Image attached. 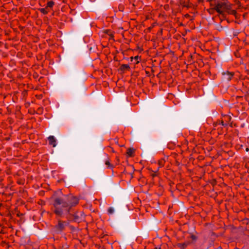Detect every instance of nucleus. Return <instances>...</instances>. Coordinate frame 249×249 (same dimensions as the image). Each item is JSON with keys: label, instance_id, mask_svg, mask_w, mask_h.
<instances>
[{"label": "nucleus", "instance_id": "1", "mask_svg": "<svg viewBox=\"0 0 249 249\" xmlns=\"http://www.w3.org/2000/svg\"><path fill=\"white\" fill-rule=\"evenodd\" d=\"M78 203V198L71 195L56 197L53 203V212L57 216H66L67 214H71L72 208Z\"/></svg>", "mask_w": 249, "mask_h": 249}, {"label": "nucleus", "instance_id": "2", "mask_svg": "<svg viewBox=\"0 0 249 249\" xmlns=\"http://www.w3.org/2000/svg\"><path fill=\"white\" fill-rule=\"evenodd\" d=\"M212 6H213V9L216 11L219 14L224 16V10L229 9V5L225 2L215 1L214 3H211Z\"/></svg>", "mask_w": 249, "mask_h": 249}, {"label": "nucleus", "instance_id": "3", "mask_svg": "<svg viewBox=\"0 0 249 249\" xmlns=\"http://www.w3.org/2000/svg\"><path fill=\"white\" fill-rule=\"evenodd\" d=\"M69 224L66 221H63L61 220L58 221V224L56 225L53 229V232L55 233H59L63 231L65 227Z\"/></svg>", "mask_w": 249, "mask_h": 249}, {"label": "nucleus", "instance_id": "4", "mask_svg": "<svg viewBox=\"0 0 249 249\" xmlns=\"http://www.w3.org/2000/svg\"><path fill=\"white\" fill-rule=\"evenodd\" d=\"M66 216L67 219L73 220L75 222L79 221L80 219L79 216L78 214V212H73L72 208V212H71V214H67Z\"/></svg>", "mask_w": 249, "mask_h": 249}, {"label": "nucleus", "instance_id": "5", "mask_svg": "<svg viewBox=\"0 0 249 249\" xmlns=\"http://www.w3.org/2000/svg\"><path fill=\"white\" fill-rule=\"evenodd\" d=\"M223 75L224 79H225V80L229 81L231 79V78L233 75V73H231V72H230L229 71H227L225 72H223Z\"/></svg>", "mask_w": 249, "mask_h": 249}, {"label": "nucleus", "instance_id": "6", "mask_svg": "<svg viewBox=\"0 0 249 249\" xmlns=\"http://www.w3.org/2000/svg\"><path fill=\"white\" fill-rule=\"evenodd\" d=\"M49 143L50 145H52L53 147H55L56 144V141L54 136H50L48 138Z\"/></svg>", "mask_w": 249, "mask_h": 249}, {"label": "nucleus", "instance_id": "7", "mask_svg": "<svg viewBox=\"0 0 249 249\" xmlns=\"http://www.w3.org/2000/svg\"><path fill=\"white\" fill-rule=\"evenodd\" d=\"M120 69L122 71L125 70H129L130 69V67L127 64H123L121 66Z\"/></svg>", "mask_w": 249, "mask_h": 249}, {"label": "nucleus", "instance_id": "8", "mask_svg": "<svg viewBox=\"0 0 249 249\" xmlns=\"http://www.w3.org/2000/svg\"><path fill=\"white\" fill-rule=\"evenodd\" d=\"M189 242H184L183 243H178V247L180 248L181 249H184L186 248V247L188 245Z\"/></svg>", "mask_w": 249, "mask_h": 249}, {"label": "nucleus", "instance_id": "9", "mask_svg": "<svg viewBox=\"0 0 249 249\" xmlns=\"http://www.w3.org/2000/svg\"><path fill=\"white\" fill-rule=\"evenodd\" d=\"M134 152L135 150L134 148H129L127 149L126 153L129 156L132 157L133 156V154L134 153Z\"/></svg>", "mask_w": 249, "mask_h": 249}, {"label": "nucleus", "instance_id": "10", "mask_svg": "<svg viewBox=\"0 0 249 249\" xmlns=\"http://www.w3.org/2000/svg\"><path fill=\"white\" fill-rule=\"evenodd\" d=\"M54 5V2L52 1V0H51V1H49L47 2V6H46V8L48 9L49 8H52L53 6Z\"/></svg>", "mask_w": 249, "mask_h": 249}, {"label": "nucleus", "instance_id": "11", "mask_svg": "<svg viewBox=\"0 0 249 249\" xmlns=\"http://www.w3.org/2000/svg\"><path fill=\"white\" fill-rule=\"evenodd\" d=\"M39 10L41 13H42V14H43L44 15L47 14L48 13L47 8L46 7L40 8L39 9Z\"/></svg>", "mask_w": 249, "mask_h": 249}, {"label": "nucleus", "instance_id": "12", "mask_svg": "<svg viewBox=\"0 0 249 249\" xmlns=\"http://www.w3.org/2000/svg\"><path fill=\"white\" fill-rule=\"evenodd\" d=\"M105 164L107 165L108 167L109 168H112L113 167V165L111 164H110L108 160H107L105 161Z\"/></svg>", "mask_w": 249, "mask_h": 249}, {"label": "nucleus", "instance_id": "13", "mask_svg": "<svg viewBox=\"0 0 249 249\" xmlns=\"http://www.w3.org/2000/svg\"><path fill=\"white\" fill-rule=\"evenodd\" d=\"M217 124H221L223 126H225L227 125L226 124H224L223 121L220 122L219 123H216L213 124L214 127H215Z\"/></svg>", "mask_w": 249, "mask_h": 249}, {"label": "nucleus", "instance_id": "14", "mask_svg": "<svg viewBox=\"0 0 249 249\" xmlns=\"http://www.w3.org/2000/svg\"><path fill=\"white\" fill-rule=\"evenodd\" d=\"M114 209L112 207H109L107 210V212L109 214H112L114 213Z\"/></svg>", "mask_w": 249, "mask_h": 249}, {"label": "nucleus", "instance_id": "15", "mask_svg": "<svg viewBox=\"0 0 249 249\" xmlns=\"http://www.w3.org/2000/svg\"><path fill=\"white\" fill-rule=\"evenodd\" d=\"M191 238H192L193 240L196 239V236H195V235H192L191 236Z\"/></svg>", "mask_w": 249, "mask_h": 249}, {"label": "nucleus", "instance_id": "16", "mask_svg": "<svg viewBox=\"0 0 249 249\" xmlns=\"http://www.w3.org/2000/svg\"><path fill=\"white\" fill-rule=\"evenodd\" d=\"M211 1H212L211 3H214L215 1H216V0H211Z\"/></svg>", "mask_w": 249, "mask_h": 249}, {"label": "nucleus", "instance_id": "17", "mask_svg": "<svg viewBox=\"0 0 249 249\" xmlns=\"http://www.w3.org/2000/svg\"><path fill=\"white\" fill-rule=\"evenodd\" d=\"M138 58V56H136V57H135V59H137Z\"/></svg>", "mask_w": 249, "mask_h": 249}, {"label": "nucleus", "instance_id": "18", "mask_svg": "<svg viewBox=\"0 0 249 249\" xmlns=\"http://www.w3.org/2000/svg\"><path fill=\"white\" fill-rule=\"evenodd\" d=\"M246 151H249V148H246Z\"/></svg>", "mask_w": 249, "mask_h": 249}]
</instances>
